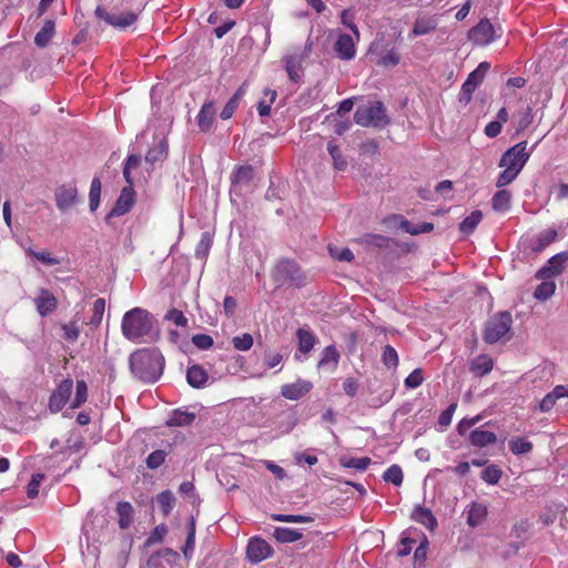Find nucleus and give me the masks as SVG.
Masks as SVG:
<instances>
[{
    "label": "nucleus",
    "instance_id": "1",
    "mask_svg": "<svg viewBox=\"0 0 568 568\" xmlns=\"http://www.w3.org/2000/svg\"><path fill=\"white\" fill-rule=\"evenodd\" d=\"M155 324V317L148 310L133 307L124 313L121 332L130 342L144 343L152 339Z\"/></svg>",
    "mask_w": 568,
    "mask_h": 568
},
{
    "label": "nucleus",
    "instance_id": "2",
    "mask_svg": "<svg viewBox=\"0 0 568 568\" xmlns=\"http://www.w3.org/2000/svg\"><path fill=\"white\" fill-rule=\"evenodd\" d=\"M132 374L143 383H155L162 375L164 357L158 348H140L129 357Z\"/></svg>",
    "mask_w": 568,
    "mask_h": 568
},
{
    "label": "nucleus",
    "instance_id": "3",
    "mask_svg": "<svg viewBox=\"0 0 568 568\" xmlns=\"http://www.w3.org/2000/svg\"><path fill=\"white\" fill-rule=\"evenodd\" d=\"M529 156L527 141H521L504 152L498 163V166L504 170L498 174L496 186L501 189L515 181Z\"/></svg>",
    "mask_w": 568,
    "mask_h": 568
},
{
    "label": "nucleus",
    "instance_id": "4",
    "mask_svg": "<svg viewBox=\"0 0 568 568\" xmlns=\"http://www.w3.org/2000/svg\"><path fill=\"white\" fill-rule=\"evenodd\" d=\"M272 280L278 287L290 285L301 288L306 284V277L300 265L295 261L288 258H283L274 265Z\"/></svg>",
    "mask_w": 568,
    "mask_h": 568
},
{
    "label": "nucleus",
    "instance_id": "5",
    "mask_svg": "<svg viewBox=\"0 0 568 568\" xmlns=\"http://www.w3.org/2000/svg\"><path fill=\"white\" fill-rule=\"evenodd\" d=\"M511 323L513 318L508 312H500L490 317L486 323L484 341L488 344L497 343L510 331Z\"/></svg>",
    "mask_w": 568,
    "mask_h": 568
},
{
    "label": "nucleus",
    "instance_id": "6",
    "mask_svg": "<svg viewBox=\"0 0 568 568\" xmlns=\"http://www.w3.org/2000/svg\"><path fill=\"white\" fill-rule=\"evenodd\" d=\"M354 121L362 126H379L386 123L385 109L382 102L358 106L354 113Z\"/></svg>",
    "mask_w": 568,
    "mask_h": 568
},
{
    "label": "nucleus",
    "instance_id": "7",
    "mask_svg": "<svg viewBox=\"0 0 568 568\" xmlns=\"http://www.w3.org/2000/svg\"><path fill=\"white\" fill-rule=\"evenodd\" d=\"M490 64L486 61L480 62L478 67L471 71L466 81L462 85L459 101L464 104H468L471 100L474 91L484 81L486 73L488 72Z\"/></svg>",
    "mask_w": 568,
    "mask_h": 568
},
{
    "label": "nucleus",
    "instance_id": "8",
    "mask_svg": "<svg viewBox=\"0 0 568 568\" xmlns=\"http://www.w3.org/2000/svg\"><path fill=\"white\" fill-rule=\"evenodd\" d=\"M95 16L109 26L116 29H125L138 21V14L133 11L108 12L103 7L95 9Z\"/></svg>",
    "mask_w": 568,
    "mask_h": 568
},
{
    "label": "nucleus",
    "instance_id": "9",
    "mask_svg": "<svg viewBox=\"0 0 568 568\" xmlns=\"http://www.w3.org/2000/svg\"><path fill=\"white\" fill-rule=\"evenodd\" d=\"M73 381L71 378L62 379L49 397L48 408L55 414L61 412L71 398Z\"/></svg>",
    "mask_w": 568,
    "mask_h": 568
},
{
    "label": "nucleus",
    "instance_id": "10",
    "mask_svg": "<svg viewBox=\"0 0 568 568\" xmlns=\"http://www.w3.org/2000/svg\"><path fill=\"white\" fill-rule=\"evenodd\" d=\"M468 39L475 45H488L495 41V28L488 19H481L468 31Z\"/></svg>",
    "mask_w": 568,
    "mask_h": 568
},
{
    "label": "nucleus",
    "instance_id": "11",
    "mask_svg": "<svg viewBox=\"0 0 568 568\" xmlns=\"http://www.w3.org/2000/svg\"><path fill=\"white\" fill-rule=\"evenodd\" d=\"M369 53L376 57L374 62L378 67L393 68L400 61V53L396 48L386 49L377 42L371 44Z\"/></svg>",
    "mask_w": 568,
    "mask_h": 568
},
{
    "label": "nucleus",
    "instance_id": "12",
    "mask_svg": "<svg viewBox=\"0 0 568 568\" xmlns=\"http://www.w3.org/2000/svg\"><path fill=\"white\" fill-rule=\"evenodd\" d=\"M135 202V191L132 186H124L115 201L114 206L105 216V222L110 223V220L114 216H122L130 212Z\"/></svg>",
    "mask_w": 568,
    "mask_h": 568
},
{
    "label": "nucleus",
    "instance_id": "13",
    "mask_svg": "<svg viewBox=\"0 0 568 568\" xmlns=\"http://www.w3.org/2000/svg\"><path fill=\"white\" fill-rule=\"evenodd\" d=\"M568 263V252H560L548 260L547 265L539 268L536 273L538 280H549L560 275Z\"/></svg>",
    "mask_w": 568,
    "mask_h": 568
},
{
    "label": "nucleus",
    "instance_id": "14",
    "mask_svg": "<svg viewBox=\"0 0 568 568\" xmlns=\"http://www.w3.org/2000/svg\"><path fill=\"white\" fill-rule=\"evenodd\" d=\"M273 555L272 546L260 537H253L248 540L246 547V557L252 564L261 562Z\"/></svg>",
    "mask_w": 568,
    "mask_h": 568
},
{
    "label": "nucleus",
    "instance_id": "15",
    "mask_svg": "<svg viewBox=\"0 0 568 568\" xmlns=\"http://www.w3.org/2000/svg\"><path fill=\"white\" fill-rule=\"evenodd\" d=\"M78 190L72 185H60L54 192L55 204L59 211L70 210L77 202Z\"/></svg>",
    "mask_w": 568,
    "mask_h": 568
},
{
    "label": "nucleus",
    "instance_id": "16",
    "mask_svg": "<svg viewBox=\"0 0 568 568\" xmlns=\"http://www.w3.org/2000/svg\"><path fill=\"white\" fill-rule=\"evenodd\" d=\"M37 312L40 316L45 317L53 313L58 307V300L48 288H40L34 300Z\"/></svg>",
    "mask_w": 568,
    "mask_h": 568
},
{
    "label": "nucleus",
    "instance_id": "17",
    "mask_svg": "<svg viewBox=\"0 0 568 568\" xmlns=\"http://www.w3.org/2000/svg\"><path fill=\"white\" fill-rule=\"evenodd\" d=\"M313 388V384L308 381L297 379L291 384H284L281 387V394L290 400H297L308 394Z\"/></svg>",
    "mask_w": 568,
    "mask_h": 568
},
{
    "label": "nucleus",
    "instance_id": "18",
    "mask_svg": "<svg viewBox=\"0 0 568 568\" xmlns=\"http://www.w3.org/2000/svg\"><path fill=\"white\" fill-rule=\"evenodd\" d=\"M216 109L213 101L205 102L196 116L197 125L201 132H210L215 121Z\"/></svg>",
    "mask_w": 568,
    "mask_h": 568
},
{
    "label": "nucleus",
    "instance_id": "19",
    "mask_svg": "<svg viewBox=\"0 0 568 568\" xmlns=\"http://www.w3.org/2000/svg\"><path fill=\"white\" fill-rule=\"evenodd\" d=\"M334 51L342 60H352L356 54L355 42L349 34L341 33L334 43Z\"/></svg>",
    "mask_w": 568,
    "mask_h": 568
},
{
    "label": "nucleus",
    "instance_id": "20",
    "mask_svg": "<svg viewBox=\"0 0 568 568\" xmlns=\"http://www.w3.org/2000/svg\"><path fill=\"white\" fill-rule=\"evenodd\" d=\"M558 236L557 230L554 227H549L546 230L540 231L535 240H532L529 244V248L538 254L542 252L547 246H549L551 243L556 241Z\"/></svg>",
    "mask_w": 568,
    "mask_h": 568
},
{
    "label": "nucleus",
    "instance_id": "21",
    "mask_svg": "<svg viewBox=\"0 0 568 568\" xmlns=\"http://www.w3.org/2000/svg\"><path fill=\"white\" fill-rule=\"evenodd\" d=\"M494 368V359L487 354L476 356L469 363V371L475 377H484Z\"/></svg>",
    "mask_w": 568,
    "mask_h": 568
},
{
    "label": "nucleus",
    "instance_id": "22",
    "mask_svg": "<svg viewBox=\"0 0 568 568\" xmlns=\"http://www.w3.org/2000/svg\"><path fill=\"white\" fill-rule=\"evenodd\" d=\"M568 397V385H557L539 402L540 412H549L560 398Z\"/></svg>",
    "mask_w": 568,
    "mask_h": 568
},
{
    "label": "nucleus",
    "instance_id": "23",
    "mask_svg": "<svg viewBox=\"0 0 568 568\" xmlns=\"http://www.w3.org/2000/svg\"><path fill=\"white\" fill-rule=\"evenodd\" d=\"M118 524L120 529L125 530L131 527L134 520V508L129 501H119L115 507Z\"/></svg>",
    "mask_w": 568,
    "mask_h": 568
},
{
    "label": "nucleus",
    "instance_id": "24",
    "mask_svg": "<svg viewBox=\"0 0 568 568\" xmlns=\"http://www.w3.org/2000/svg\"><path fill=\"white\" fill-rule=\"evenodd\" d=\"M488 516L487 506L480 503H471L467 509V524L470 527L481 525Z\"/></svg>",
    "mask_w": 568,
    "mask_h": 568
},
{
    "label": "nucleus",
    "instance_id": "25",
    "mask_svg": "<svg viewBox=\"0 0 568 568\" xmlns=\"http://www.w3.org/2000/svg\"><path fill=\"white\" fill-rule=\"evenodd\" d=\"M470 445L483 448L494 445L497 442V436L493 432L484 430L481 428L474 429L468 436Z\"/></svg>",
    "mask_w": 568,
    "mask_h": 568
},
{
    "label": "nucleus",
    "instance_id": "26",
    "mask_svg": "<svg viewBox=\"0 0 568 568\" xmlns=\"http://www.w3.org/2000/svg\"><path fill=\"white\" fill-rule=\"evenodd\" d=\"M209 379L206 371L200 365H192L186 371V381L193 388H202Z\"/></svg>",
    "mask_w": 568,
    "mask_h": 568
},
{
    "label": "nucleus",
    "instance_id": "27",
    "mask_svg": "<svg viewBox=\"0 0 568 568\" xmlns=\"http://www.w3.org/2000/svg\"><path fill=\"white\" fill-rule=\"evenodd\" d=\"M438 21L435 17H420L417 18L412 33L415 37L425 36L436 30Z\"/></svg>",
    "mask_w": 568,
    "mask_h": 568
},
{
    "label": "nucleus",
    "instance_id": "28",
    "mask_svg": "<svg viewBox=\"0 0 568 568\" xmlns=\"http://www.w3.org/2000/svg\"><path fill=\"white\" fill-rule=\"evenodd\" d=\"M195 414L192 412L175 409L166 420L169 427L189 426L195 420Z\"/></svg>",
    "mask_w": 568,
    "mask_h": 568
},
{
    "label": "nucleus",
    "instance_id": "29",
    "mask_svg": "<svg viewBox=\"0 0 568 568\" xmlns=\"http://www.w3.org/2000/svg\"><path fill=\"white\" fill-rule=\"evenodd\" d=\"M245 94V88L244 84H242L236 92L232 95V98L227 101V103L224 105L223 110L221 111V119L222 120H229L233 116L234 112L239 108L240 101Z\"/></svg>",
    "mask_w": 568,
    "mask_h": 568
},
{
    "label": "nucleus",
    "instance_id": "30",
    "mask_svg": "<svg viewBox=\"0 0 568 568\" xmlns=\"http://www.w3.org/2000/svg\"><path fill=\"white\" fill-rule=\"evenodd\" d=\"M254 178V170L251 165H241L233 172L231 181L232 185H248Z\"/></svg>",
    "mask_w": 568,
    "mask_h": 568
},
{
    "label": "nucleus",
    "instance_id": "31",
    "mask_svg": "<svg viewBox=\"0 0 568 568\" xmlns=\"http://www.w3.org/2000/svg\"><path fill=\"white\" fill-rule=\"evenodd\" d=\"M55 23L53 20H45L42 28L37 32L34 37V43L39 48H44L54 34Z\"/></svg>",
    "mask_w": 568,
    "mask_h": 568
},
{
    "label": "nucleus",
    "instance_id": "32",
    "mask_svg": "<svg viewBox=\"0 0 568 568\" xmlns=\"http://www.w3.org/2000/svg\"><path fill=\"white\" fill-rule=\"evenodd\" d=\"M511 192L508 190L497 191L491 199V206L496 212L505 213L510 209Z\"/></svg>",
    "mask_w": 568,
    "mask_h": 568
},
{
    "label": "nucleus",
    "instance_id": "33",
    "mask_svg": "<svg viewBox=\"0 0 568 568\" xmlns=\"http://www.w3.org/2000/svg\"><path fill=\"white\" fill-rule=\"evenodd\" d=\"M296 336L298 339V351L303 354H308L315 345V335L310 329L298 328Z\"/></svg>",
    "mask_w": 568,
    "mask_h": 568
},
{
    "label": "nucleus",
    "instance_id": "34",
    "mask_svg": "<svg viewBox=\"0 0 568 568\" xmlns=\"http://www.w3.org/2000/svg\"><path fill=\"white\" fill-rule=\"evenodd\" d=\"M339 362V353L334 345H328L324 348L322 357L318 362V367L331 366V371H334Z\"/></svg>",
    "mask_w": 568,
    "mask_h": 568
},
{
    "label": "nucleus",
    "instance_id": "35",
    "mask_svg": "<svg viewBox=\"0 0 568 568\" xmlns=\"http://www.w3.org/2000/svg\"><path fill=\"white\" fill-rule=\"evenodd\" d=\"M412 518L415 521L424 525L428 529H434L437 526V520L435 516L432 514L429 509L424 507H417L414 510Z\"/></svg>",
    "mask_w": 568,
    "mask_h": 568
},
{
    "label": "nucleus",
    "instance_id": "36",
    "mask_svg": "<svg viewBox=\"0 0 568 568\" xmlns=\"http://www.w3.org/2000/svg\"><path fill=\"white\" fill-rule=\"evenodd\" d=\"M483 220V213L480 210L473 211L467 217H465L459 224V231L464 234H471L477 225Z\"/></svg>",
    "mask_w": 568,
    "mask_h": 568
},
{
    "label": "nucleus",
    "instance_id": "37",
    "mask_svg": "<svg viewBox=\"0 0 568 568\" xmlns=\"http://www.w3.org/2000/svg\"><path fill=\"white\" fill-rule=\"evenodd\" d=\"M213 244V235L210 232H203L195 247V257L205 261L210 254Z\"/></svg>",
    "mask_w": 568,
    "mask_h": 568
},
{
    "label": "nucleus",
    "instance_id": "38",
    "mask_svg": "<svg viewBox=\"0 0 568 568\" xmlns=\"http://www.w3.org/2000/svg\"><path fill=\"white\" fill-rule=\"evenodd\" d=\"M84 447V440L81 436L70 435L67 439V445L61 449L55 452V456L62 455L63 457L70 456L72 454H77Z\"/></svg>",
    "mask_w": 568,
    "mask_h": 568
},
{
    "label": "nucleus",
    "instance_id": "39",
    "mask_svg": "<svg viewBox=\"0 0 568 568\" xmlns=\"http://www.w3.org/2000/svg\"><path fill=\"white\" fill-rule=\"evenodd\" d=\"M274 538L278 542H294L302 538V532L298 530L287 528V527H276L273 532Z\"/></svg>",
    "mask_w": 568,
    "mask_h": 568
},
{
    "label": "nucleus",
    "instance_id": "40",
    "mask_svg": "<svg viewBox=\"0 0 568 568\" xmlns=\"http://www.w3.org/2000/svg\"><path fill=\"white\" fill-rule=\"evenodd\" d=\"M104 311H105V300L102 297L97 298L93 303L92 315L89 318L88 325H90L91 327H94V328L100 326L102 318H103Z\"/></svg>",
    "mask_w": 568,
    "mask_h": 568
},
{
    "label": "nucleus",
    "instance_id": "41",
    "mask_svg": "<svg viewBox=\"0 0 568 568\" xmlns=\"http://www.w3.org/2000/svg\"><path fill=\"white\" fill-rule=\"evenodd\" d=\"M327 151L333 159V166L337 171H344L347 168V161L342 155V151L338 145L333 142L327 143Z\"/></svg>",
    "mask_w": 568,
    "mask_h": 568
},
{
    "label": "nucleus",
    "instance_id": "42",
    "mask_svg": "<svg viewBox=\"0 0 568 568\" xmlns=\"http://www.w3.org/2000/svg\"><path fill=\"white\" fill-rule=\"evenodd\" d=\"M156 501L162 514L168 516L174 507L175 498L171 490H163L156 496Z\"/></svg>",
    "mask_w": 568,
    "mask_h": 568
},
{
    "label": "nucleus",
    "instance_id": "43",
    "mask_svg": "<svg viewBox=\"0 0 568 568\" xmlns=\"http://www.w3.org/2000/svg\"><path fill=\"white\" fill-rule=\"evenodd\" d=\"M88 399V385L85 381L80 379L77 381L75 384V395L73 400L71 402L70 408L75 409L81 407Z\"/></svg>",
    "mask_w": 568,
    "mask_h": 568
},
{
    "label": "nucleus",
    "instance_id": "44",
    "mask_svg": "<svg viewBox=\"0 0 568 568\" xmlns=\"http://www.w3.org/2000/svg\"><path fill=\"white\" fill-rule=\"evenodd\" d=\"M532 447V443L524 437H516L509 442V449L514 455L530 453Z\"/></svg>",
    "mask_w": 568,
    "mask_h": 568
},
{
    "label": "nucleus",
    "instance_id": "45",
    "mask_svg": "<svg viewBox=\"0 0 568 568\" xmlns=\"http://www.w3.org/2000/svg\"><path fill=\"white\" fill-rule=\"evenodd\" d=\"M101 196V180L100 178H93L89 192V206L93 212L99 207Z\"/></svg>",
    "mask_w": 568,
    "mask_h": 568
},
{
    "label": "nucleus",
    "instance_id": "46",
    "mask_svg": "<svg viewBox=\"0 0 568 568\" xmlns=\"http://www.w3.org/2000/svg\"><path fill=\"white\" fill-rule=\"evenodd\" d=\"M542 282L536 287L534 296L539 301H546L554 295L556 284L552 281L541 280Z\"/></svg>",
    "mask_w": 568,
    "mask_h": 568
},
{
    "label": "nucleus",
    "instance_id": "47",
    "mask_svg": "<svg viewBox=\"0 0 568 568\" xmlns=\"http://www.w3.org/2000/svg\"><path fill=\"white\" fill-rule=\"evenodd\" d=\"M383 479L386 483H392L395 486H400L404 479V474L402 468L394 464L389 466L383 474Z\"/></svg>",
    "mask_w": 568,
    "mask_h": 568
},
{
    "label": "nucleus",
    "instance_id": "48",
    "mask_svg": "<svg viewBox=\"0 0 568 568\" xmlns=\"http://www.w3.org/2000/svg\"><path fill=\"white\" fill-rule=\"evenodd\" d=\"M503 476V470L497 465H488L481 471V479L489 484L496 485Z\"/></svg>",
    "mask_w": 568,
    "mask_h": 568
},
{
    "label": "nucleus",
    "instance_id": "49",
    "mask_svg": "<svg viewBox=\"0 0 568 568\" xmlns=\"http://www.w3.org/2000/svg\"><path fill=\"white\" fill-rule=\"evenodd\" d=\"M372 460L369 457H351L348 459H341V465L345 468H354L357 470H366L371 465Z\"/></svg>",
    "mask_w": 568,
    "mask_h": 568
},
{
    "label": "nucleus",
    "instance_id": "50",
    "mask_svg": "<svg viewBox=\"0 0 568 568\" xmlns=\"http://www.w3.org/2000/svg\"><path fill=\"white\" fill-rule=\"evenodd\" d=\"M382 362L387 368H396L398 366L399 359L396 349L386 345L383 349Z\"/></svg>",
    "mask_w": 568,
    "mask_h": 568
},
{
    "label": "nucleus",
    "instance_id": "51",
    "mask_svg": "<svg viewBox=\"0 0 568 568\" xmlns=\"http://www.w3.org/2000/svg\"><path fill=\"white\" fill-rule=\"evenodd\" d=\"M254 339L250 333H243L232 338L233 347L236 351L246 352L253 346Z\"/></svg>",
    "mask_w": 568,
    "mask_h": 568
},
{
    "label": "nucleus",
    "instance_id": "52",
    "mask_svg": "<svg viewBox=\"0 0 568 568\" xmlns=\"http://www.w3.org/2000/svg\"><path fill=\"white\" fill-rule=\"evenodd\" d=\"M63 337L68 342H75L80 336V327L77 321H71L61 325Z\"/></svg>",
    "mask_w": 568,
    "mask_h": 568
},
{
    "label": "nucleus",
    "instance_id": "53",
    "mask_svg": "<svg viewBox=\"0 0 568 568\" xmlns=\"http://www.w3.org/2000/svg\"><path fill=\"white\" fill-rule=\"evenodd\" d=\"M402 229L412 235H417L420 233H427L434 230L433 223L423 222L417 225H412L408 221H404L402 223Z\"/></svg>",
    "mask_w": 568,
    "mask_h": 568
},
{
    "label": "nucleus",
    "instance_id": "54",
    "mask_svg": "<svg viewBox=\"0 0 568 568\" xmlns=\"http://www.w3.org/2000/svg\"><path fill=\"white\" fill-rule=\"evenodd\" d=\"M166 453L163 449H156L146 457V466L149 469H156L164 464Z\"/></svg>",
    "mask_w": 568,
    "mask_h": 568
},
{
    "label": "nucleus",
    "instance_id": "55",
    "mask_svg": "<svg viewBox=\"0 0 568 568\" xmlns=\"http://www.w3.org/2000/svg\"><path fill=\"white\" fill-rule=\"evenodd\" d=\"M166 534H168V527L164 524L158 525L150 532V535L146 539V542H145L146 546L162 542Z\"/></svg>",
    "mask_w": 568,
    "mask_h": 568
},
{
    "label": "nucleus",
    "instance_id": "56",
    "mask_svg": "<svg viewBox=\"0 0 568 568\" xmlns=\"http://www.w3.org/2000/svg\"><path fill=\"white\" fill-rule=\"evenodd\" d=\"M328 252L331 256L337 261L351 262L354 258L353 252L347 247L338 248L328 245Z\"/></svg>",
    "mask_w": 568,
    "mask_h": 568
},
{
    "label": "nucleus",
    "instance_id": "57",
    "mask_svg": "<svg viewBox=\"0 0 568 568\" xmlns=\"http://www.w3.org/2000/svg\"><path fill=\"white\" fill-rule=\"evenodd\" d=\"M28 255L37 258L38 261H40L41 263H43L44 265H58L60 264V260L57 258V257H52L51 254L49 252H45V251H42V252H37V251H33V250H28Z\"/></svg>",
    "mask_w": 568,
    "mask_h": 568
},
{
    "label": "nucleus",
    "instance_id": "58",
    "mask_svg": "<svg viewBox=\"0 0 568 568\" xmlns=\"http://www.w3.org/2000/svg\"><path fill=\"white\" fill-rule=\"evenodd\" d=\"M265 95H270V100L268 101L262 100L257 104V111L261 116L270 115L271 105L274 103L275 98H276V91L267 89L265 91Z\"/></svg>",
    "mask_w": 568,
    "mask_h": 568
},
{
    "label": "nucleus",
    "instance_id": "59",
    "mask_svg": "<svg viewBox=\"0 0 568 568\" xmlns=\"http://www.w3.org/2000/svg\"><path fill=\"white\" fill-rule=\"evenodd\" d=\"M423 382V371L420 368H416L405 378L404 384L407 388L414 389L420 386Z\"/></svg>",
    "mask_w": 568,
    "mask_h": 568
},
{
    "label": "nucleus",
    "instance_id": "60",
    "mask_svg": "<svg viewBox=\"0 0 568 568\" xmlns=\"http://www.w3.org/2000/svg\"><path fill=\"white\" fill-rule=\"evenodd\" d=\"M272 519L275 521L282 523H310L313 519L308 516L303 515H284V514H273Z\"/></svg>",
    "mask_w": 568,
    "mask_h": 568
},
{
    "label": "nucleus",
    "instance_id": "61",
    "mask_svg": "<svg viewBox=\"0 0 568 568\" xmlns=\"http://www.w3.org/2000/svg\"><path fill=\"white\" fill-rule=\"evenodd\" d=\"M165 320L173 322L179 327H185L189 323L183 312L176 308L170 310L165 315Z\"/></svg>",
    "mask_w": 568,
    "mask_h": 568
},
{
    "label": "nucleus",
    "instance_id": "62",
    "mask_svg": "<svg viewBox=\"0 0 568 568\" xmlns=\"http://www.w3.org/2000/svg\"><path fill=\"white\" fill-rule=\"evenodd\" d=\"M43 478H44L43 474L32 475L31 480L29 481L28 487H27V494H28L29 498L33 499L38 496L39 487H40Z\"/></svg>",
    "mask_w": 568,
    "mask_h": 568
},
{
    "label": "nucleus",
    "instance_id": "63",
    "mask_svg": "<svg viewBox=\"0 0 568 568\" xmlns=\"http://www.w3.org/2000/svg\"><path fill=\"white\" fill-rule=\"evenodd\" d=\"M354 14L349 9H345L341 13V21L342 23L347 27L356 37V39H359V31L356 24L354 23Z\"/></svg>",
    "mask_w": 568,
    "mask_h": 568
},
{
    "label": "nucleus",
    "instance_id": "64",
    "mask_svg": "<svg viewBox=\"0 0 568 568\" xmlns=\"http://www.w3.org/2000/svg\"><path fill=\"white\" fill-rule=\"evenodd\" d=\"M192 343L199 349H209L213 346V338L207 334H195L192 337Z\"/></svg>",
    "mask_w": 568,
    "mask_h": 568
}]
</instances>
